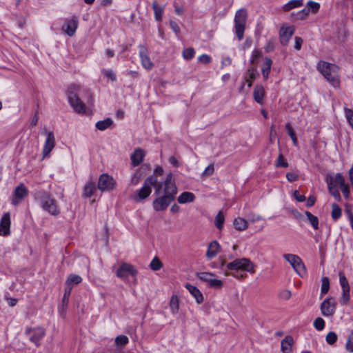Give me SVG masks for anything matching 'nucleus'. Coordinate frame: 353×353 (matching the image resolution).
Masks as SVG:
<instances>
[{
	"mask_svg": "<svg viewBox=\"0 0 353 353\" xmlns=\"http://www.w3.org/2000/svg\"><path fill=\"white\" fill-rule=\"evenodd\" d=\"M154 194L158 196L153 201L152 206L155 211H163L175 199L177 188L172 172H169L163 181L157 185Z\"/></svg>",
	"mask_w": 353,
	"mask_h": 353,
	"instance_id": "f257e3e1",
	"label": "nucleus"
},
{
	"mask_svg": "<svg viewBox=\"0 0 353 353\" xmlns=\"http://www.w3.org/2000/svg\"><path fill=\"white\" fill-rule=\"evenodd\" d=\"M317 70L333 86L339 85V67L336 65L321 61L317 65Z\"/></svg>",
	"mask_w": 353,
	"mask_h": 353,
	"instance_id": "f03ea898",
	"label": "nucleus"
},
{
	"mask_svg": "<svg viewBox=\"0 0 353 353\" xmlns=\"http://www.w3.org/2000/svg\"><path fill=\"white\" fill-rule=\"evenodd\" d=\"M80 86L78 85H71L68 90V99L70 105L74 110L78 113H84L85 112V105L79 97Z\"/></svg>",
	"mask_w": 353,
	"mask_h": 353,
	"instance_id": "7ed1b4c3",
	"label": "nucleus"
},
{
	"mask_svg": "<svg viewBox=\"0 0 353 353\" xmlns=\"http://www.w3.org/2000/svg\"><path fill=\"white\" fill-rule=\"evenodd\" d=\"M160 181L157 180V176H150L144 181L143 187L138 191L137 195L134 196V199L136 201L145 199L150 196L152 192L151 185L157 188V185L159 184Z\"/></svg>",
	"mask_w": 353,
	"mask_h": 353,
	"instance_id": "20e7f679",
	"label": "nucleus"
},
{
	"mask_svg": "<svg viewBox=\"0 0 353 353\" xmlns=\"http://www.w3.org/2000/svg\"><path fill=\"white\" fill-rule=\"evenodd\" d=\"M246 21L247 11L245 9L237 10L234 17V29L236 35L239 41L243 38Z\"/></svg>",
	"mask_w": 353,
	"mask_h": 353,
	"instance_id": "39448f33",
	"label": "nucleus"
},
{
	"mask_svg": "<svg viewBox=\"0 0 353 353\" xmlns=\"http://www.w3.org/2000/svg\"><path fill=\"white\" fill-rule=\"evenodd\" d=\"M41 208L50 215L57 216L60 213V210L57 205V201L47 193H43L40 199Z\"/></svg>",
	"mask_w": 353,
	"mask_h": 353,
	"instance_id": "423d86ee",
	"label": "nucleus"
},
{
	"mask_svg": "<svg viewBox=\"0 0 353 353\" xmlns=\"http://www.w3.org/2000/svg\"><path fill=\"white\" fill-rule=\"evenodd\" d=\"M283 258L291 265L294 271L301 277L306 275V268L301 259L294 254H285Z\"/></svg>",
	"mask_w": 353,
	"mask_h": 353,
	"instance_id": "0eeeda50",
	"label": "nucleus"
},
{
	"mask_svg": "<svg viewBox=\"0 0 353 353\" xmlns=\"http://www.w3.org/2000/svg\"><path fill=\"white\" fill-rule=\"evenodd\" d=\"M227 269L229 270H244L254 272V265L251 261L247 258H241L234 260L227 264Z\"/></svg>",
	"mask_w": 353,
	"mask_h": 353,
	"instance_id": "6e6552de",
	"label": "nucleus"
},
{
	"mask_svg": "<svg viewBox=\"0 0 353 353\" xmlns=\"http://www.w3.org/2000/svg\"><path fill=\"white\" fill-rule=\"evenodd\" d=\"M202 281L208 283V286L214 289H221L223 286L221 280L215 278V275L210 272H200L196 274Z\"/></svg>",
	"mask_w": 353,
	"mask_h": 353,
	"instance_id": "1a4fd4ad",
	"label": "nucleus"
},
{
	"mask_svg": "<svg viewBox=\"0 0 353 353\" xmlns=\"http://www.w3.org/2000/svg\"><path fill=\"white\" fill-rule=\"evenodd\" d=\"M115 180L108 174H103L99 176L98 181V188L101 192L111 191L116 187Z\"/></svg>",
	"mask_w": 353,
	"mask_h": 353,
	"instance_id": "9d476101",
	"label": "nucleus"
},
{
	"mask_svg": "<svg viewBox=\"0 0 353 353\" xmlns=\"http://www.w3.org/2000/svg\"><path fill=\"white\" fill-rule=\"evenodd\" d=\"M336 303L333 297L325 299L321 304V312L324 316H332L335 313Z\"/></svg>",
	"mask_w": 353,
	"mask_h": 353,
	"instance_id": "9b49d317",
	"label": "nucleus"
},
{
	"mask_svg": "<svg viewBox=\"0 0 353 353\" xmlns=\"http://www.w3.org/2000/svg\"><path fill=\"white\" fill-rule=\"evenodd\" d=\"M137 273L136 268L131 264L122 263L116 272L117 277L125 279L129 276H134Z\"/></svg>",
	"mask_w": 353,
	"mask_h": 353,
	"instance_id": "f8f14e48",
	"label": "nucleus"
},
{
	"mask_svg": "<svg viewBox=\"0 0 353 353\" xmlns=\"http://www.w3.org/2000/svg\"><path fill=\"white\" fill-rule=\"evenodd\" d=\"M25 334L29 336L30 341L38 346L39 345V341L45 336L46 331L44 328L41 327L34 328L28 327L26 330Z\"/></svg>",
	"mask_w": 353,
	"mask_h": 353,
	"instance_id": "ddd939ff",
	"label": "nucleus"
},
{
	"mask_svg": "<svg viewBox=\"0 0 353 353\" xmlns=\"http://www.w3.org/2000/svg\"><path fill=\"white\" fill-rule=\"evenodd\" d=\"M28 190L23 183H20L19 185L15 188L11 199V203L14 205H17L21 203L23 199L28 196Z\"/></svg>",
	"mask_w": 353,
	"mask_h": 353,
	"instance_id": "4468645a",
	"label": "nucleus"
},
{
	"mask_svg": "<svg viewBox=\"0 0 353 353\" xmlns=\"http://www.w3.org/2000/svg\"><path fill=\"white\" fill-rule=\"evenodd\" d=\"M47 137L42 150V158L48 157L55 147V138L52 131L46 132Z\"/></svg>",
	"mask_w": 353,
	"mask_h": 353,
	"instance_id": "2eb2a0df",
	"label": "nucleus"
},
{
	"mask_svg": "<svg viewBox=\"0 0 353 353\" xmlns=\"http://www.w3.org/2000/svg\"><path fill=\"white\" fill-rule=\"evenodd\" d=\"M79 21L76 17H72L71 19H67L63 26V30L70 37L74 34L78 27Z\"/></svg>",
	"mask_w": 353,
	"mask_h": 353,
	"instance_id": "dca6fc26",
	"label": "nucleus"
},
{
	"mask_svg": "<svg viewBox=\"0 0 353 353\" xmlns=\"http://www.w3.org/2000/svg\"><path fill=\"white\" fill-rule=\"evenodd\" d=\"M10 214L6 212L0 221V235L6 236L10 234Z\"/></svg>",
	"mask_w": 353,
	"mask_h": 353,
	"instance_id": "f3484780",
	"label": "nucleus"
},
{
	"mask_svg": "<svg viewBox=\"0 0 353 353\" xmlns=\"http://www.w3.org/2000/svg\"><path fill=\"white\" fill-rule=\"evenodd\" d=\"M294 32V28L292 26L282 27L280 30V42L283 46H286Z\"/></svg>",
	"mask_w": 353,
	"mask_h": 353,
	"instance_id": "a211bd4d",
	"label": "nucleus"
},
{
	"mask_svg": "<svg viewBox=\"0 0 353 353\" xmlns=\"http://www.w3.org/2000/svg\"><path fill=\"white\" fill-rule=\"evenodd\" d=\"M139 57L142 66L146 70H151L153 63L148 57L146 48L143 46H140Z\"/></svg>",
	"mask_w": 353,
	"mask_h": 353,
	"instance_id": "6ab92c4d",
	"label": "nucleus"
},
{
	"mask_svg": "<svg viewBox=\"0 0 353 353\" xmlns=\"http://www.w3.org/2000/svg\"><path fill=\"white\" fill-rule=\"evenodd\" d=\"M259 76V73L256 68H252L248 70L247 74L245 75V81L243 83V84L241 86L240 92H242L245 83H248V87L250 88L252 85V82L257 78Z\"/></svg>",
	"mask_w": 353,
	"mask_h": 353,
	"instance_id": "aec40b11",
	"label": "nucleus"
},
{
	"mask_svg": "<svg viewBox=\"0 0 353 353\" xmlns=\"http://www.w3.org/2000/svg\"><path fill=\"white\" fill-rule=\"evenodd\" d=\"M185 288L195 298L197 303H201L203 301V296L199 289L190 283L185 285Z\"/></svg>",
	"mask_w": 353,
	"mask_h": 353,
	"instance_id": "412c9836",
	"label": "nucleus"
},
{
	"mask_svg": "<svg viewBox=\"0 0 353 353\" xmlns=\"http://www.w3.org/2000/svg\"><path fill=\"white\" fill-rule=\"evenodd\" d=\"M265 90L262 85H256L253 92V97L256 102L259 104L263 103Z\"/></svg>",
	"mask_w": 353,
	"mask_h": 353,
	"instance_id": "4be33fe9",
	"label": "nucleus"
},
{
	"mask_svg": "<svg viewBox=\"0 0 353 353\" xmlns=\"http://www.w3.org/2000/svg\"><path fill=\"white\" fill-rule=\"evenodd\" d=\"M220 245L216 241H212L208 248L206 257L208 259L214 258L219 252Z\"/></svg>",
	"mask_w": 353,
	"mask_h": 353,
	"instance_id": "5701e85b",
	"label": "nucleus"
},
{
	"mask_svg": "<svg viewBox=\"0 0 353 353\" xmlns=\"http://www.w3.org/2000/svg\"><path fill=\"white\" fill-rule=\"evenodd\" d=\"M144 157V152L142 149L138 148L134 150V152L131 155L132 163L134 166H137L143 161Z\"/></svg>",
	"mask_w": 353,
	"mask_h": 353,
	"instance_id": "b1692460",
	"label": "nucleus"
},
{
	"mask_svg": "<svg viewBox=\"0 0 353 353\" xmlns=\"http://www.w3.org/2000/svg\"><path fill=\"white\" fill-rule=\"evenodd\" d=\"M294 343L293 338L291 336H286L281 341V350L283 353H290Z\"/></svg>",
	"mask_w": 353,
	"mask_h": 353,
	"instance_id": "393cba45",
	"label": "nucleus"
},
{
	"mask_svg": "<svg viewBox=\"0 0 353 353\" xmlns=\"http://www.w3.org/2000/svg\"><path fill=\"white\" fill-rule=\"evenodd\" d=\"M195 196L193 193L190 192H184L179 196L177 201L179 203L184 204L193 202Z\"/></svg>",
	"mask_w": 353,
	"mask_h": 353,
	"instance_id": "a878e982",
	"label": "nucleus"
},
{
	"mask_svg": "<svg viewBox=\"0 0 353 353\" xmlns=\"http://www.w3.org/2000/svg\"><path fill=\"white\" fill-rule=\"evenodd\" d=\"M233 225L236 230L243 231L248 227V221L243 218L237 217L233 221Z\"/></svg>",
	"mask_w": 353,
	"mask_h": 353,
	"instance_id": "bb28decb",
	"label": "nucleus"
},
{
	"mask_svg": "<svg viewBox=\"0 0 353 353\" xmlns=\"http://www.w3.org/2000/svg\"><path fill=\"white\" fill-rule=\"evenodd\" d=\"M152 8L154 10V18L157 21H161L163 18L164 12V6L159 5L157 2L152 3Z\"/></svg>",
	"mask_w": 353,
	"mask_h": 353,
	"instance_id": "cd10ccee",
	"label": "nucleus"
},
{
	"mask_svg": "<svg viewBox=\"0 0 353 353\" xmlns=\"http://www.w3.org/2000/svg\"><path fill=\"white\" fill-rule=\"evenodd\" d=\"M82 281V279L77 274H70L65 281L67 288H72L74 285H77Z\"/></svg>",
	"mask_w": 353,
	"mask_h": 353,
	"instance_id": "c85d7f7f",
	"label": "nucleus"
},
{
	"mask_svg": "<svg viewBox=\"0 0 353 353\" xmlns=\"http://www.w3.org/2000/svg\"><path fill=\"white\" fill-rule=\"evenodd\" d=\"M96 190L95 183L93 181L88 182L83 188V196L85 197H91Z\"/></svg>",
	"mask_w": 353,
	"mask_h": 353,
	"instance_id": "c756f323",
	"label": "nucleus"
},
{
	"mask_svg": "<svg viewBox=\"0 0 353 353\" xmlns=\"http://www.w3.org/2000/svg\"><path fill=\"white\" fill-rule=\"evenodd\" d=\"M272 63V61L270 58H268V57L265 58L264 63H263V65L262 66L261 70H262V74H263V78L265 80L268 79V76H269V74L270 72V69H271Z\"/></svg>",
	"mask_w": 353,
	"mask_h": 353,
	"instance_id": "7c9ffc66",
	"label": "nucleus"
},
{
	"mask_svg": "<svg viewBox=\"0 0 353 353\" xmlns=\"http://www.w3.org/2000/svg\"><path fill=\"white\" fill-rule=\"evenodd\" d=\"M169 305L172 314L178 313L179 310V300L177 295H172Z\"/></svg>",
	"mask_w": 353,
	"mask_h": 353,
	"instance_id": "2f4dec72",
	"label": "nucleus"
},
{
	"mask_svg": "<svg viewBox=\"0 0 353 353\" xmlns=\"http://www.w3.org/2000/svg\"><path fill=\"white\" fill-rule=\"evenodd\" d=\"M112 124V120L110 118H107L103 121H97L95 126L98 130L103 131L110 128Z\"/></svg>",
	"mask_w": 353,
	"mask_h": 353,
	"instance_id": "473e14b6",
	"label": "nucleus"
},
{
	"mask_svg": "<svg viewBox=\"0 0 353 353\" xmlns=\"http://www.w3.org/2000/svg\"><path fill=\"white\" fill-rule=\"evenodd\" d=\"M305 214L307 216L310 223L314 230L319 229V219L317 216L313 215L310 212L305 211Z\"/></svg>",
	"mask_w": 353,
	"mask_h": 353,
	"instance_id": "72a5a7b5",
	"label": "nucleus"
},
{
	"mask_svg": "<svg viewBox=\"0 0 353 353\" xmlns=\"http://www.w3.org/2000/svg\"><path fill=\"white\" fill-rule=\"evenodd\" d=\"M332 181L333 185L336 187L337 185L341 186L343 184H345V179L343 176L340 173H337L334 177H330V179H327V183Z\"/></svg>",
	"mask_w": 353,
	"mask_h": 353,
	"instance_id": "f704fd0d",
	"label": "nucleus"
},
{
	"mask_svg": "<svg viewBox=\"0 0 353 353\" xmlns=\"http://www.w3.org/2000/svg\"><path fill=\"white\" fill-rule=\"evenodd\" d=\"M303 5V0H291L283 6V10L289 11L292 8H299Z\"/></svg>",
	"mask_w": 353,
	"mask_h": 353,
	"instance_id": "c9c22d12",
	"label": "nucleus"
},
{
	"mask_svg": "<svg viewBox=\"0 0 353 353\" xmlns=\"http://www.w3.org/2000/svg\"><path fill=\"white\" fill-rule=\"evenodd\" d=\"M342 214V211L341 208L336 203L332 204V213L331 216L333 220H338Z\"/></svg>",
	"mask_w": 353,
	"mask_h": 353,
	"instance_id": "e433bc0d",
	"label": "nucleus"
},
{
	"mask_svg": "<svg viewBox=\"0 0 353 353\" xmlns=\"http://www.w3.org/2000/svg\"><path fill=\"white\" fill-rule=\"evenodd\" d=\"M328 189L329 192L332 195V196L338 201H341V195L337 188L333 185L332 181L328 182Z\"/></svg>",
	"mask_w": 353,
	"mask_h": 353,
	"instance_id": "4c0bfd02",
	"label": "nucleus"
},
{
	"mask_svg": "<svg viewBox=\"0 0 353 353\" xmlns=\"http://www.w3.org/2000/svg\"><path fill=\"white\" fill-rule=\"evenodd\" d=\"M225 217L222 212H219L215 217V225L219 230H221L223 227Z\"/></svg>",
	"mask_w": 353,
	"mask_h": 353,
	"instance_id": "58836bf2",
	"label": "nucleus"
},
{
	"mask_svg": "<svg viewBox=\"0 0 353 353\" xmlns=\"http://www.w3.org/2000/svg\"><path fill=\"white\" fill-rule=\"evenodd\" d=\"M350 299V289L342 290L341 296V304L347 305Z\"/></svg>",
	"mask_w": 353,
	"mask_h": 353,
	"instance_id": "ea45409f",
	"label": "nucleus"
},
{
	"mask_svg": "<svg viewBox=\"0 0 353 353\" xmlns=\"http://www.w3.org/2000/svg\"><path fill=\"white\" fill-rule=\"evenodd\" d=\"M150 266L152 270L157 271L163 267V263L158 257H154L152 260Z\"/></svg>",
	"mask_w": 353,
	"mask_h": 353,
	"instance_id": "a19ab883",
	"label": "nucleus"
},
{
	"mask_svg": "<svg viewBox=\"0 0 353 353\" xmlns=\"http://www.w3.org/2000/svg\"><path fill=\"white\" fill-rule=\"evenodd\" d=\"M329 290H330L329 279L327 277H323L322 279V284H321V295H324L326 293H327Z\"/></svg>",
	"mask_w": 353,
	"mask_h": 353,
	"instance_id": "79ce46f5",
	"label": "nucleus"
},
{
	"mask_svg": "<svg viewBox=\"0 0 353 353\" xmlns=\"http://www.w3.org/2000/svg\"><path fill=\"white\" fill-rule=\"evenodd\" d=\"M195 54V51L192 48L184 49L183 51V57L186 60L192 59Z\"/></svg>",
	"mask_w": 353,
	"mask_h": 353,
	"instance_id": "37998d69",
	"label": "nucleus"
},
{
	"mask_svg": "<svg viewBox=\"0 0 353 353\" xmlns=\"http://www.w3.org/2000/svg\"><path fill=\"white\" fill-rule=\"evenodd\" d=\"M339 281L342 290L350 289V285L345 274L342 272L339 273Z\"/></svg>",
	"mask_w": 353,
	"mask_h": 353,
	"instance_id": "c03bdc74",
	"label": "nucleus"
},
{
	"mask_svg": "<svg viewBox=\"0 0 353 353\" xmlns=\"http://www.w3.org/2000/svg\"><path fill=\"white\" fill-rule=\"evenodd\" d=\"M344 110L347 122L353 129V110L348 108H345Z\"/></svg>",
	"mask_w": 353,
	"mask_h": 353,
	"instance_id": "a18cd8bd",
	"label": "nucleus"
},
{
	"mask_svg": "<svg viewBox=\"0 0 353 353\" xmlns=\"http://www.w3.org/2000/svg\"><path fill=\"white\" fill-rule=\"evenodd\" d=\"M313 325H314V327L317 330L320 331V330H323V328L325 327V321L322 318L318 317L314 320Z\"/></svg>",
	"mask_w": 353,
	"mask_h": 353,
	"instance_id": "49530a36",
	"label": "nucleus"
},
{
	"mask_svg": "<svg viewBox=\"0 0 353 353\" xmlns=\"http://www.w3.org/2000/svg\"><path fill=\"white\" fill-rule=\"evenodd\" d=\"M326 342L330 345H333L337 340V335L334 332H330L326 336Z\"/></svg>",
	"mask_w": 353,
	"mask_h": 353,
	"instance_id": "de8ad7c7",
	"label": "nucleus"
},
{
	"mask_svg": "<svg viewBox=\"0 0 353 353\" xmlns=\"http://www.w3.org/2000/svg\"><path fill=\"white\" fill-rule=\"evenodd\" d=\"M276 167H283V168H288V163L286 161V160L284 159L283 154H280L277 158V161L276 163Z\"/></svg>",
	"mask_w": 353,
	"mask_h": 353,
	"instance_id": "09e8293b",
	"label": "nucleus"
},
{
	"mask_svg": "<svg viewBox=\"0 0 353 353\" xmlns=\"http://www.w3.org/2000/svg\"><path fill=\"white\" fill-rule=\"evenodd\" d=\"M346 350L350 352H353V331H352L347 338L346 343Z\"/></svg>",
	"mask_w": 353,
	"mask_h": 353,
	"instance_id": "8fccbe9b",
	"label": "nucleus"
},
{
	"mask_svg": "<svg viewBox=\"0 0 353 353\" xmlns=\"http://www.w3.org/2000/svg\"><path fill=\"white\" fill-rule=\"evenodd\" d=\"M115 343L117 345H125L128 343V338L124 335H119L117 336Z\"/></svg>",
	"mask_w": 353,
	"mask_h": 353,
	"instance_id": "3c124183",
	"label": "nucleus"
},
{
	"mask_svg": "<svg viewBox=\"0 0 353 353\" xmlns=\"http://www.w3.org/2000/svg\"><path fill=\"white\" fill-rule=\"evenodd\" d=\"M307 6H308L307 8H310V11L312 10V12L314 13H316L320 8L319 3L312 1H309L307 2Z\"/></svg>",
	"mask_w": 353,
	"mask_h": 353,
	"instance_id": "603ef678",
	"label": "nucleus"
},
{
	"mask_svg": "<svg viewBox=\"0 0 353 353\" xmlns=\"http://www.w3.org/2000/svg\"><path fill=\"white\" fill-rule=\"evenodd\" d=\"M214 172V167L213 164L209 165L202 173L203 176H210Z\"/></svg>",
	"mask_w": 353,
	"mask_h": 353,
	"instance_id": "864d4df0",
	"label": "nucleus"
},
{
	"mask_svg": "<svg viewBox=\"0 0 353 353\" xmlns=\"http://www.w3.org/2000/svg\"><path fill=\"white\" fill-rule=\"evenodd\" d=\"M103 74L108 79H110L112 81H115L117 80V77L115 73L112 70H104Z\"/></svg>",
	"mask_w": 353,
	"mask_h": 353,
	"instance_id": "5fc2aeb1",
	"label": "nucleus"
},
{
	"mask_svg": "<svg viewBox=\"0 0 353 353\" xmlns=\"http://www.w3.org/2000/svg\"><path fill=\"white\" fill-rule=\"evenodd\" d=\"M198 60L201 63H203L204 64H208V63H210L211 57L206 54H203L199 57Z\"/></svg>",
	"mask_w": 353,
	"mask_h": 353,
	"instance_id": "6e6d98bb",
	"label": "nucleus"
},
{
	"mask_svg": "<svg viewBox=\"0 0 353 353\" xmlns=\"http://www.w3.org/2000/svg\"><path fill=\"white\" fill-rule=\"evenodd\" d=\"M170 28L175 32L176 35H178L180 33V28L176 22L174 21H170Z\"/></svg>",
	"mask_w": 353,
	"mask_h": 353,
	"instance_id": "4d7b16f0",
	"label": "nucleus"
},
{
	"mask_svg": "<svg viewBox=\"0 0 353 353\" xmlns=\"http://www.w3.org/2000/svg\"><path fill=\"white\" fill-rule=\"evenodd\" d=\"M341 192L343 194V196L347 199L350 195V188L347 184L345 183L343 184L341 186H340Z\"/></svg>",
	"mask_w": 353,
	"mask_h": 353,
	"instance_id": "13d9d810",
	"label": "nucleus"
},
{
	"mask_svg": "<svg viewBox=\"0 0 353 353\" xmlns=\"http://www.w3.org/2000/svg\"><path fill=\"white\" fill-rule=\"evenodd\" d=\"M310 13V8H305L303 9L301 11L298 12L297 18L299 19H304L306 16H307Z\"/></svg>",
	"mask_w": 353,
	"mask_h": 353,
	"instance_id": "bf43d9fd",
	"label": "nucleus"
},
{
	"mask_svg": "<svg viewBox=\"0 0 353 353\" xmlns=\"http://www.w3.org/2000/svg\"><path fill=\"white\" fill-rule=\"evenodd\" d=\"M174 7L175 13L178 15H181L183 13L184 10L182 6H180L176 1L174 2Z\"/></svg>",
	"mask_w": 353,
	"mask_h": 353,
	"instance_id": "052dcab7",
	"label": "nucleus"
},
{
	"mask_svg": "<svg viewBox=\"0 0 353 353\" xmlns=\"http://www.w3.org/2000/svg\"><path fill=\"white\" fill-rule=\"evenodd\" d=\"M263 218L261 215L251 214L248 216V220L250 222L254 223L256 221L261 220Z\"/></svg>",
	"mask_w": 353,
	"mask_h": 353,
	"instance_id": "680f3d73",
	"label": "nucleus"
},
{
	"mask_svg": "<svg viewBox=\"0 0 353 353\" xmlns=\"http://www.w3.org/2000/svg\"><path fill=\"white\" fill-rule=\"evenodd\" d=\"M286 178L287 179L290 181L293 182L297 180L298 179V174L294 173V172H288L286 174Z\"/></svg>",
	"mask_w": 353,
	"mask_h": 353,
	"instance_id": "e2e57ef3",
	"label": "nucleus"
},
{
	"mask_svg": "<svg viewBox=\"0 0 353 353\" xmlns=\"http://www.w3.org/2000/svg\"><path fill=\"white\" fill-rule=\"evenodd\" d=\"M294 197L299 202H303L305 200V196L299 194L298 190L294 192Z\"/></svg>",
	"mask_w": 353,
	"mask_h": 353,
	"instance_id": "0e129e2a",
	"label": "nucleus"
},
{
	"mask_svg": "<svg viewBox=\"0 0 353 353\" xmlns=\"http://www.w3.org/2000/svg\"><path fill=\"white\" fill-rule=\"evenodd\" d=\"M72 289L68 288L63 296V303H68Z\"/></svg>",
	"mask_w": 353,
	"mask_h": 353,
	"instance_id": "69168bd1",
	"label": "nucleus"
},
{
	"mask_svg": "<svg viewBox=\"0 0 353 353\" xmlns=\"http://www.w3.org/2000/svg\"><path fill=\"white\" fill-rule=\"evenodd\" d=\"M163 174V169L161 166H158L154 169V174L152 176H157L158 179V176H161Z\"/></svg>",
	"mask_w": 353,
	"mask_h": 353,
	"instance_id": "338daca9",
	"label": "nucleus"
},
{
	"mask_svg": "<svg viewBox=\"0 0 353 353\" xmlns=\"http://www.w3.org/2000/svg\"><path fill=\"white\" fill-rule=\"evenodd\" d=\"M302 43H303V39L301 37H295V46H294V48L297 50H301Z\"/></svg>",
	"mask_w": 353,
	"mask_h": 353,
	"instance_id": "774afa93",
	"label": "nucleus"
}]
</instances>
